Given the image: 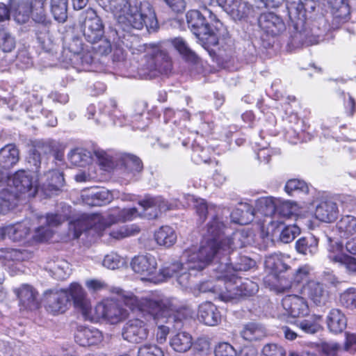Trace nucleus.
<instances>
[{
    "mask_svg": "<svg viewBox=\"0 0 356 356\" xmlns=\"http://www.w3.org/2000/svg\"><path fill=\"white\" fill-rule=\"evenodd\" d=\"M284 191L289 195H293L295 193L306 194L309 192V187L302 180L291 179L286 183Z\"/></svg>",
    "mask_w": 356,
    "mask_h": 356,
    "instance_id": "nucleus-46",
    "label": "nucleus"
},
{
    "mask_svg": "<svg viewBox=\"0 0 356 356\" xmlns=\"http://www.w3.org/2000/svg\"><path fill=\"white\" fill-rule=\"evenodd\" d=\"M70 300L79 311L90 300L84 289L77 282L72 283L67 289Z\"/></svg>",
    "mask_w": 356,
    "mask_h": 356,
    "instance_id": "nucleus-28",
    "label": "nucleus"
},
{
    "mask_svg": "<svg viewBox=\"0 0 356 356\" xmlns=\"http://www.w3.org/2000/svg\"><path fill=\"white\" fill-rule=\"evenodd\" d=\"M30 229L26 223L19 222L0 227L2 238H8L13 241H19L29 234Z\"/></svg>",
    "mask_w": 356,
    "mask_h": 356,
    "instance_id": "nucleus-26",
    "label": "nucleus"
},
{
    "mask_svg": "<svg viewBox=\"0 0 356 356\" xmlns=\"http://www.w3.org/2000/svg\"><path fill=\"white\" fill-rule=\"evenodd\" d=\"M265 266L275 273H281L287 269V265L284 263L282 257L277 254L266 257Z\"/></svg>",
    "mask_w": 356,
    "mask_h": 356,
    "instance_id": "nucleus-48",
    "label": "nucleus"
},
{
    "mask_svg": "<svg viewBox=\"0 0 356 356\" xmlns=\"http://www.w3.org/2000/svg\"><path fill=\"white\" fill-rule=\"evenodd\" d=\"M337 205L332 200L321 201L316 207L315 217L321 222H331L338 215Z\"/></svg>",
    "mask_w": 356,
    "mask_h": 356,
    "instance_id": "nucleus-24",
    "label": "nucleus"
},
{
    "mask_svg": "<svg viewBox=\"0 0 356 356\" xmlns=\"http://www.w3.org/2000/svg\"><path fill=\"white\" fill-rule=\"evenodd\" d=\"M327 251L328 258L334 263L340 264L346 257L347 254L343 252V246L342 243L327 237Z\"/></svg>",
    "mask_w": 356,
    "mask_h": 356,
    "instance_id": "nucleus-38",
    "label": "nucleus"
},
{
    "mask_svg": "<svg viewBox=\"0 0 356 356\" xmlns=\"http://www.w3.org/2000/svg\"><path fill=\"white\" fill-rule=\"evenodd\" d=\"M197 318L206 325H217L221 320V315L217 307L211 302L206 301L198 307Z\"/></svg>",
    "mask_w": 356,
    "mask_h": 356,
    "instance_id": "nucleus-23",
    "label": "nucleus"
},
{
    "mask_svg": "<svg viewBox=\"0 0 356 356\" xmlns=\"http://www.w3.org/2000/svg\"><path fill=\"white\" fill-rule=\"evenodd\" d=\"M19 151L13 144H9L0 149V162L5 168H10L19 161Z\"/></svg>",
    "mask_w": 356,
    "mask_h": 356,
    "instance_id": "nucleus-36",
    "label": "nucleus"
},
{
    "mask_svg": "<svg viewBox=\"0 0 356 356\" xmlns=\"http://www.w3.org/2000/svg\"><path fill=\"white\" fill-rule=\"evenodd\" d=\"M17 204V195L8 189L0 192V213L5 214L13 209Z\"/></svg>",
    "mask_w": 356,
    "mask_h": 356,
    "instance_id": "nucleus-40",
    "label": "nucleus"
},
{
    "mask_svg": "<svg viewBox=\"0 0 356 356\" xmlns=\"http://www.w3.org/2000/svg\"><path fill=\"white\" fill-rule=\"evenodd\" d=\"M140 216L136 208L113 209L109 214L111 222L114 223L118 221L132 220L136 217Z\"/></svg>",
    "mask_w": 356,
    "mask_h": 356,
    "instance_id": "nucleus-41",
    "label": "nucleus"
},
{
    "mask_svg": "<svg viewBox=\"0 0 356 356\" xmlns=\"http://www.w3.org/2000/svg\"><path fill=\"white\" fill-rule=\"evenodd\" d=\"M216 251L213 243L202 246L197 251H186L182 256L184 262H175L165 266L160 270V273L164 278L176 275L179 283L186 286L191 271H200L209 266Z\"/></svg>",
    "mask_w": 356,
    "mask_h": 356,
    "instance_id": "nucleus-3",
    "label": "nucleus"
},
{
    "mask_svg": "<svg viewBox=\"0 0 356 356\" xmlns=\"http://www.w3.org/2000/svg\"><path fill=\"white\" fill-rule=\"evenodd\" d=\"M218 264L212 265V275L211 277L213 279L201 282L198 285V290L202 293H213L218 296V298L222 300L221 294L225 293L226 289L224 287L225 280L223 278L218 279L215 276L216 272L213 268H217Z\"/></svg>",
    "mask_w": 356,
    "mask_h": 356,
    "instance_id": "nucleus-27",
    "label": "nucleus"
},
{
    "mask_svg": "<svg viewBox=\"0 0 356 356\" xmlns=\"http://www.w3.org/2000/svg\"><path fill=\"white\" fill-rule=\"evenodd\" d=\"M81 197L84 204L91 207L102 206L113 200L112 194L105 188L84 190L81 192Z\"/></svg>",
    "mask_w": 356,
    "mask_h": 356,
    "instance_id": "nucleus-21",
    "label": "nucleus"
},
{
    "mask_svg": "<svg viewBox=\"0 0 356 356\" xmlns=\"http://www.w3.org/2000/svg\"><path fill=\"white\" fill-rule=\"evenodd\" d=\"M138 356H165V355L161 348L157 345L147 343L138 348Z\"/></svg>",
    "mask_w": 356,
    "mask_h": 356,
    "instance_id": "nucleus-59",
    "label": "nucleus"
},
{
    "mask_svg": "<svg viewBox=\"0 0 356 356\" xmlns=\"http://www.w3.org/2000/svg\"><path fill=\"white\" fill-rule=\"evenodd\" d=\"M145 321L138 318L129 319L124 325L122 336L123 339L130 343H140L147 339L149 334L147 316Z\"/></svg>",
    "mask_w": 356,
    "mask_h": 356,
    "instance_id": "nucleus-8",
    "label": "nucleus"
},
{
    "mask_svg": "<svg viewBox=\"0 0 356 356\" xmlns=\"http://www.w3.org/2000/svg\"><path fill=\"white\" fill-rule=\"evenodd\" d=\"M123 163L127 173L131 174L132 176L136 175L137 172H140L143 170L141 161L134 155H125L123 157Z\"/></svg>",
    "mask_w": 356,
    "mask_h": 356,
    "instance_id": "nucleus-47",
    "label": "nucleus"
},
{
    "mask_svg": "<svg viewBox=\"0 0 356 356\" xmlns=\"http://www.w3.org/2000/svg\"><path fill=\"white\" fill-rule=\"evenodd\" d=\"M336 229L341 238H347L356 234V218L351 215L343 216L337 223Z\"/></svg>",
    "mask_w": 356,
    "mask_h": 356,
    "instance_id": "nucleus-32",
    "label": "nucleus"
},
{
    "mask_svg": "<svg viewBox=\"0 0 356 356\" xmlns=\"http://www.w3.org/2000/svg\"><path fill=\"white\" fill-rule=\"evenodd\" d=\"M298 210L296 203L279 199V205L277 208V216L284 218H290L295 215Z\"/></svg>",
    "mask_w": 356,
    "mask_h": 356,
    "instance_id": "nucleus-44",
    "label": "nucleus"
},
{
    "mask_svg": "<svg viewBox=\"0 0 356 356\" xmlns=\"http://www.w3.org/2000/svg\"><path fill=\"white\" fill-rule=\"evenodd\" d=\"M318 239L314 236L299 238L296 243V249L305 256H313L318 252Z\"/></svg>",
    "mask_w": 356,
    "mask_h": 356,
    "instance_id": "nucleus-31",
    "label": "nucleus"
},
{
    "mask_svg": "<svg viewBox=\"0 0 356 356\" xmlns=\"http://www.w3.org/2000/svg\"><path fill=\"white\" fill-rule=\"evenodd\" d=\"M44 302L46 309L53 314L63 313L70 302L67 290L51 289L44 293Z\"/></svg>",
    "mask_w": 356,
    "mask_h": 356,
    "instance_id": "nucleus-12",
    "label": "nucleus"
},
{
    "mask_svg": "<svg viewBox=\"0 0 356 356\" xmlns=\"http://www.w3.org/2000/svg\"><path fill=\"white\" fill-rule=\"evenodd\" d=\"M68 4L57 5L50 7V12L54 19L58 23H64L67 19Z\"/></svg>",
    "mask_w": 356,
    "mask_h": 356,
    "instance_id": "nucleus-61",
    "label": "nucleus"
},
{
    "mask_svg": "<svg viewBox=\"0 0 356 356\" xmlns=\"http://www.w3.org/2000/svg\"><path fill=\"white\" fill-rule=\"evenodd\" d=\"M215 356H236L234 348L227 342L219 343L215 348Z\"/></svg>",
    "mask_w": 356,
    "mask_h": 356,
    "instance_id": "nucleus-64",
    "label": "nucleus"
},
{
    "mask_svg": "<svg viewBox=\"0 0 356 356\" xmlns=\"http://www.w3.org/2000/svg\"><path fill=\"white\" fill-rule=\"evenodd\" d=\"M340 302L348 309H356V289L350 288L342 293L340 296Z\"/></svg>",
    "mask_w": 356,
    "mask_h": 356,
    "instance_id": "nucleus-55",
    "label": "nucleus"
},
{
    "mask_svg": "<svg viewBox=\"0 0 356 356\" xmlns=\"http://www.w3.org/2000/svg\"><path fill=\"white\" fill-rule=\"evenodd\" d=\"M281 307L284 310L283 316L297 318L304 316L309 313V306L303 296H286L283 298Z\"/></svg>",
    "mask_w": 356,
    "mask_h": 356,
    "instance_id": "nucleus-14",
    "label": "nucleus"
},
{
    "mask_svg": "<svg viewBox=\"0 0 356 356\" xmlns=\"http://www.w3.org/2000/svg\"><path fill=\"white\" fill-rule=\"evenodd\" d=\"M321 316H312L299 322V327L306 333L314 334L321 330Z\"/></svg>",
    "mask_w": 356,
    "mask_h": 356,
    "instance_id": "nucleus-45",
    "label": "nucleus"
},
{
    "mask_svg": "<svg viewBox=\"0 0 356 356\" xmlns=\"http://www.w3.org/2000/svg\"><path fill=\"white\" fill-rule=\"evenodd\" d=\"M327 321L328 328L334 333L341 332L346 327V318L344 314L338 309L330 310Z\"/></svg>",
    "mask_w": 356,
    "mask_h": 356,
    "instance_id": "nucleus-33",
    "label": "nucleus"
},
{
    "mask_svg": "<svg viewBox=\"0 0 356 356\" xmlns=\"http://www.w3.org/2000/svg\"><path fill=\"white\" fill-rule=\"evenodd\" d=\"M32 17L38 24H40L45 27H48L51 24V21L47 17L43 5H39L38 3L33 2L32 4Z\"/></svg>",
    "mask_w": 356,
    "mask_h": 356,
    "instance_id": "nucleus-51",
    "label": "nucleus"
},
{
    "mask_svg": "<svg viewBox=\"0 0 356 356\" xmlns=\"http://www.w3.org/2000/svg\"><path fill=\"white\" fill-rule=\"evenodd\" d=\"M95 219L92 220L88 216L83 215L70 224V229L73 230L74 237L77 238L83 232L90 228L92 224L95 223Z\"/></svg>",
    "mask_w": 356,
    "mask_h": 356,
    "instance_id": "nucleus-43",
    "label": "nucleus"
},
{
    "mask_svg": "<svg viewBox=\"0 0 356 356\" xmlns=\"http://www.w3.org/2000/svg\"><path fill=\"white\" fill-rule=\"evenodd\" d=\"M81 30L86 40L92 44L100 42L95 49L100 54H108L111 51V45L108 40H102L104 34V26L101 19L95 10L87 9L81 15Z\"/></svg>",
    "mask_w": 356,
    "mask_h": 356,
    "instance_id": "nucleus-5",
    "label": "nucleus"
},
{
    "mask_svg": "<svg viewBox=\"0 0 356 356\" xmlns=\"http://www.w3.org/2000/svg\"><path fill=\"white\" fill-rule=\"evenodd\" d=\"M139 204L145 212L143 216L148 218H156L159 213L171 209L170 205L161 197L147 195L143 200L139 202Z\"/></svg>",
    "mask_w": 356,
    "mask_h": 356,
    "instance_id": "nucleus-19",
    "label": "nucleus"
},
{
    "mask_svg": "<svg viewBox=\"0 0 356 356\" xmlns=\"http://www.w3.org/2000/svg\"><path fill=\"white\" fill-rule=\"evenodd\" d=\"M106 10L111 11L118 23L140 30L145 26L149 32L155 31L158 22L152 5L147 1L97 0Z\"/></svg>",
    "mask_w": 356,
    "mask_h": 356,
    "instance_id": "nucleus-1",
    "label": "nucleus"
},
{
    "mask_svg": "<svg viewBox=\"0 0 356 356\" xmlns=\"http://www.w3.org/2000/svg\"><path fill=\"white\" fill-rule=\"evenodd\" d=\"M32 4L28 1H20L13 7L15 20L19 24L26 23L31 13Z\"/></svg>",
    "mask_w": 356,
    "mask_h": 356,
    "instance_id": "nucleus-42",
    "label": "nucleus"
},
{
    "mask_svg": "<svg viewBox=\"0 0 356 356\" xmlns=\"http://www.w3.org/2000/svg\"><path fill=\"white\" fill-rule=\"evenodd\" d=\"M226 228L225 224L218 216H215L207 225V233L212 238L202 242L200 247L210 243H215L216 252L211 260V264L221 257L229 254L234 250L243 248L245 245V236L241 231L234 232L231 236L222 237Z\"/></svg>",
    "mask_w": 356,
    "mask_h": 356,
    "instance_id": "nucleus-4",
    "label": "nucleus"
},
{
    "mask_svg": "<svg viewBox=\"0 0 356 356\" xmlns=\"http://www.w3.org/2000/svg\"><path fill=\"white\" fill-rule=\"evenodd\" d=\"M112 293L121 296V300L131 310L140 312L144 316L152 318L157 323L162 321L166 322L177 311V305L173 299L168 298L145 297L138 299L129 292H125L119 288H113Z\"/></svg>",
    "mask_w": 356,
    "mask_h": 356,
    "instance_id": "nucleus-2",
    "label": "nucleus"
},
{
    "mask_svg": "<svg viewBox=\"0 0 356 356\" xmlns=\"http://www.w3.org/2000/svg\"><path fill=\"white\" fill-rule=\"evenodd\" d=\"M224 287L225 293H220L222 300L231 301L243 296H250L258 291V286L255 282L249 280L242 282L241 279L232 274V277L225 280Z\"/></svg>",
    "mask_w": 356,
    "mask_h": 356,
    "instance_id": "nucleus-7",
    "label": "nucleus"
},
{
    "mask_svg": "<svg viewBox=\"0 0 356 356\" xmlns=\"http://www.w3.org/2000/svg\"><path fill=\"white\" fill-rule=\"evenodd\" d=\"M48 177H50V180L47 184V190L49 193L58 191L64 185V177L63 175L58 170L50 171L48 174Z\"/></svg>",
    "mask_w": 356,
    "mask_h": 356,
    "instance_id": "nucleus-50",
    "label": "nucleus"
},
{
    "mask_svg": "<svg viewBox=\"0 0 356 356\" xmlns=\"http://www.w3.org/2000/svg\"><path fill=\"white\" fill-rule=\"evenodd\" d=\"M170 346L177 352L185 353L193 345L192 336L186 332H179L173 335L170 341Z\"/></svg>",
    "mask_w": 356,
    "mask_h": 356,
    "instance_id": "nucleus-30",
    "label": "nucleus"
},
{
    "mask_svg": "<svg viewBox=\"0 0 356 356\" xmlns=\"http://www.w3.org/2000/svg\"><path fill=\"white\" fill-rule=\"evenodd\" d=\"M175 48L184 56L186 59L193 60L195 58V54L187 46L185 41L180 38H177L172 41Z\"/></svg>",
    "mask_w": 356,
    "mask_h": 356,
    "instance_id": "nucleus-58",
    "label": "nucleus"
},
{
    "mask_svg": "<svg viewBox=\"0 0 356 356\" xmlns=\"http://www.w3.org/2000/svg\"><path fill=\"white\" fill-rule=\"evenodd\" d=\"M67 51L70 54V62L74 67L79 65L84 66L85 64L92 62L90 55L83 51L82 44L79 39H74L69 44Z\"/></svg>",
    "mask_w": 356,
    "mask_h": 356,
    "instance_id": "nucleus-25",
    "label": "nucleus"
},
{
    "mask_svg": "<svg viewBox=\"0 0 356 356\" xmlns=\"http://www.w3.org/2000/svg\"><path fill=\"white\" fill-rule=\"evenodd\" d=\"M79 312L86 320L90 321L97 322L103 319L104 307L102 301L98 302L94 307H92L90 300Z\"/></svg>",
    "mask_w": 356,
    "mask_h": 356,
    "instance_id": "nucleus-39",
    "label": "nucleus"
},
{
    "mask_svg": "<svg viewBox=\"0 0 356 356\" xmlns=\"http://www.w3.org/2000/svg\"><path fill=\"white\" fill-rule=\"evenodd\" d=\"M224 260L225 261H220L218 263L217 268H213L216 272L215 276L218 279L228 280L232 277V274L237 275L238 272L246 271L254 265V261L247 257H240L238 261L234 264H228L226 258H224Z\"/></svg>",
    "mask_w": 356,
    "mask_h": 356,
    "instance_id": "nucleus-11",
    "label": "nucleus"
},
{
    "mask_svg": "<svg viewBox=\"0 0 356 356\" xmlns=\"http://www.w3.org/2000/svg\"><path fill=\"white\" fill-rule=\"evenodd\" d=\"M259 25L266 33L271 35H277L286 30V25L283 19L274 13H265L259 18Z\"/></svg>",
    "mask_w": 356,
    "mask_h": 356,
    "instance_id": "nucleus-18",
    "label": "nucleus"
},
{
    "mask_svg": "<svg viewBox=\"0 0 356 356\" xmlns=\"http://www.w3.org/2000/svg\"><path fill=\"white\" fill-rule=\"evenodd\" d=\"M147 55L151 57V60L148 63L149 70H156L160 64V61L164 58V54L160 50L156 45H149L147 47Z\"/></svg>",
    "mask_w": 356,
    "mask_h": 356,
    "instance_id": "nucleus-52",
    "label": "nucleus"
},
{
    "mask_svg": "<svg viewBox=\"0 0 356 356\" xmlns=\"http://www.w3.org/2000/svg\"><path fill=\"white\" fill-rule=\"evenodd\" d=\"M296 286L295 282H292L284 275L278 276L276 282L273 285L275 291L277 293H284Z\"/></svg>",
    "mask_w": 356,
    "mask_h": 356,
    "instance_id": "nucleus-62",
    "label": "nucleus"
},
{
    "mask_svg": "<svg viewBox=\"0 0 356 356\" xmlns=\"http://www.w3.org/2000/svg\"><path fill=\"white\" fill-rule=\"evenodd\" d=\"M300 294L307 296L316 305H324L329 300V293L318 282L309 281L300 289Z\"/></svg>",
    "mask_w": 356,
    "mask_h": 356,
    "instance_id": "nucleus-16",
    "label": "nucleus"
},
{
    "mask_svg": "<svg viewBox=\"0 0 356 356\" xmlns=\"http://www.w3.org/2000/svg\"><path fill=\"white\" fill-rule=\"evenodd\" d=\"M54 276L58 280H64L70 274L71 269L70 264L66 261H58L51 269Z\"/></svg>",
    "mask_w": 356,
    "mask_h": 356,
    "instance_id": "nucleus-56",
    "label": "nucleus"
},
{
    "mask_svg": "<svg viewBox=\"0 0 356 356\" xmlns=\"http://www.w3.org/2000/svg\"><path fill=\"white\" fill-rule=\"evenodd\" d=\"M286 351L283 347L276 343H268L262 349L261 356H285Z\"/></svg>",
    "mask_w": 356,
    "mask_h": 356,
    "instance_id": "nucleus-63",
    "label": "nucleus"
},
{
    "mask_svg": "<svg viewBox=\"0 0 356 356\" xmlns=\"http://www.w3.org/2000/svg\"><path fill=\"white\" fill-rule=\"evenodd\" d=\"M19 301V305L26 309H35L38 308L40 302L38 291L31 285L24 284L14 289Z\"/></svg>",
    "mask_w": 356,
    "mask_h": 356,
    "instance_id": "nucleus-17",
    "label": "nucleus"
},
{
    "mask_svg": "<svg viewBox=\"0 0 356 356\" xmlns=\"http://www.w3.org/2000/svg\"><path fill=\"white\" fill-rule=\"evenodd\" d=\"M32 257V252L26 250L0 249V259L6 261H24L31 259Z\"/></svg>",
    "mask_w": 356,
    "mask_h": 356,
    "instance_id": "nucleus-37",
    "label": "nucleus"
},
{
    "mask_svg": "<svg viewBox=\"0 0 356 356\" xmlns=\"http://www.w3.org/2000/svg\"><path fill=\"white\" fill-rule=\"evenodd\" d=\"M15 44V38L10 31L7 29H0V49L3 52H10Z\"/></svg>",
    "mask_w": 356,
    "mask_h": 356,
    "instance_id": "nucleus-49",
    "label": "nucleus"
},
{
    "mask_svg": "<svg viewBox=\"0 0 356 356\" xmlns=\"http://www.w3.org/2000/svg\"><path fill=\"white\" fill-rule=\"evenodd\" d=\"M140 229L136 225L124 226L116 230H113L110 236L115 239H122L138 234Z\"/></svg>",
    "mask_w": 356,
    "mask_h": 356,
    "instance_id": "nucleus-53",
    "label": "nucleus"
},
{
    "mask_svg": "<svg viewBox=\"0 0 356 356\" xmlns=\"http://www.w3.org/2000/svg\"><path fill=\"white\" fill-rule=\"evenodd\" d=\"M264 229L265 227H262L261 234L263 238H269L273 241L275 237L279 235L280 241L284 243L292 241L300 234V229L296 225L282 228L281 225L273 221L269 222L266 233Z\"/></svg>",
    "mask_w": 356,
    "mask_h": 356,
    "instance_id": "nucleus-13",
    "label": "nucleus"
},
{
    "mask_svg": "<svg viewBox=\"0 0 356 356\" xmlns=\"http://www.w3.org/2000/svg\"><path fill=\"white\" fill-rule=\"evenodd\" d=\"M65 221V218L57 214H48L45 217L39 218L40 225L35 230L33 238L37 241L49 240L52 234L51 227H56Z\"/></svg>",
    "mask_w": 356,
    "mask_h": 356,
    "instance_id": "nucleus-15",
    "label": "nucleus"
},
{
    "mask_svg": "<svg viewBox=\"0 0 356 356\" xmlns=\"http://www.w3.org/2000/svg\"><path fill=\"white\" fill-rule=\"evenodd\" d=\"M132 270L140 276L142 280L157 283L161 279L156 276L157 262L156 258L151 254L138 255L131 262Z\"/></svg>",
    "mask_w": 356,
    "mask_h": 356,
    "instance_id": "nucleus-9",
    "label": "nucleus"
},
{
    "mask_svg": "<svg viewBox=\"0 0 356 356\" xmlns=\"http://www.w3.org/2000/svg\"><path fill=\"white\" fill-rule=\"evenodd\" d=\"M188 28L202 42L209 45L219 43L217 33L206 21L205 16L197 10H191L186 13Z\"/></svg>",
    "mask_w": 356,
    "mask_h": 356,
    "instance_id": "nucleus-6",
    "label": "nucleus"
},
{
    "mask_svg": "<svg viewBox=\"0 0 356 356\" xmlns=\"http://www.w3.org/2000/svg\"><path fill=\"white\" fill-rule=\"evenodd\" d=\"M249 10L250 8L246 2L238 0L229 15L234 20H241L247 16Z\"/></svg>",
    "mask_w": 356,
    "mask_h": 356,
    "instance_id": "nucleus-54",
    "label": "nucleus"
},
{
    "mask_svg": "<svg viewBox=\"0 0 356 356\" xmlns=\"http://www.w3.org/2000/svg\"><path fill=\"white\" fill-rule=\"evenodd\" d=\"M279 205V198L273 197H266L259 198L256 203V210L257 212L265 216L271 217L277 216V208Z\"/></svg>",
    "mask_w": 356,
    "mask_h": 356,
    "instance_id": "nucleus-34",
    "label": "nucleus"
},
{
    "mask_svg": "<svg viewBox=\"0 0 356 356\" xmlns=\"http://www.w3.org/2000/svg\"><path fill=\"white\" fill-rule=\"evenodd\" d=\"M74 339L81 346H97L102 341L103 334L95 327L79 326L74 334Z\"/></svg>",
    "mask_w": 356,
    "mask_h": 356,
    "instance_id": "nucleus-20",
    "label": "nucleus"
},
{
    "mask_svg": "<svg viewBox=\"0 0 356 356\" xmlns=\"http://www.w3.org/2000/svg\"><path fill=\"white\" fill-rule=\"evenodd\" d=\"M8 186L15 188V194H26L34 197L38 191V184L29 172L20 170L15 173L8 180Z\"/></svg>",
    "mask_w": 356,
    "mask_h": 356,
    "instance_id": "nucleus-10",
    "label": "nucleus"
},
{
    "mask_svg": "<svg viewBox=\"0 0 356 356\" xmlns=\"http://www.w3.org/2000/svg\"><path fill=\"white\" fill-rule=\"evenodd\" d=\"M193 200V207L200 220H204L209 209H211L213 206L208 205L204 199L195 198L192 197Z\"/></svg>",
    "mask_w": 356,
    "mask_h": 356,
    "instance_id": "nucleus-60",
    "label": "nucleus"
},
{
    "mask_svg": "<svg viewBox=\"0 0 356 356\" xmlns=\"http://www.w3.org/2000/svg\"><path fill=\"white\" fill-rule=\"evenodd\" d=\"M102 302L104 307L103 319L111 324L118 323L127 317V311L113 299H104Z\"/></svg>",
    "mask_w": 356,
    "mask_h": 356,
    "instance_id": "nucleus-22",
    "label": "nucleus"
},
{
    "mask_svg": "<svg viewBox=\"0 0 356 356\" xmlns=\"http://www.w3.org/2000/svg\"><path fill=\"white\" fill-rule=\"evenodd\" d=\"M156 243L159 245L172 246L177 241V234L170 226H162L154 234Z\"/></svg>",
    "mask_w": 356,
    "mask_h": 356,
    "instance_id": "nucleus-35",
    "label": "nucleus"
},
{
    "mask_svg": "<svg viewBox=\"0 0 356 356\" xmlns=\"http://www.w3.org/2000/svg\"><path fill=\"white\" fill-rule=\"evenodd\" d=\"M240 334L243 339L248 341L261 340L266 335L265 328L261 325L252 322L244 325Z\"/></svg>",
    "mask_w": 356,
    "mask_h": 356,
    "instance_id": "nucleus-29",
    "label": "nucleus"
},
{
    "mask_svg": "<svg viewBox=\"0 0 356 356\" xmlns=\"http://www.w3.org/2000/svg\"><path fill=\"white\" fill-rule=\"evenodd\" d=\"M124 259L116 253H111L105 256L103 266L111 270L120 268L124 264Z\"/></svg>",
    "mask_w": 356,
    "mask_h": 356,
    "instance_id": "nucleus-57",
    "label": "nucleus"
}]
</instances>
